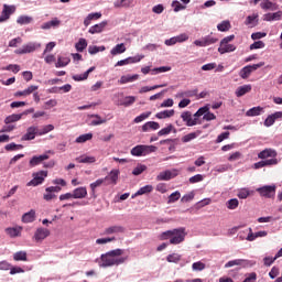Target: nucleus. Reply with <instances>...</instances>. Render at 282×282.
<instances>
[{"mask_svg":"<svg viewBox=\"0 0 282 282\" xmlns=\"http://www.w3.org/2000/svg\"><path fill=\"white\" fill-rule=\"evenodd\" d=\"M51 91L53 94H69V91H72V85L66 84L61 87H53Z\"/></svg>","mask_w":282,"mask_h":282,"instance_id":"33","label":"nucleus"},{"mask_svg":"<svg viewBox=\"0 0 282 282\" xmlns=\"http://www.w3.org/2000/svg\"><path fill=\"white\" fill-rule=\"evenodd\" d=\"M133 102H135V96H127L120 101L119 105H121L122 107H131Z\"/></svg>","mask_w":282,"mask_h":282,"instance_id":"48","label":"nucleus"},{"mask_svg":"<svg viewBox=\"0 0 282 282\" xmlns=\"http://www.w3.org/2000/svg\"><path fill=\"white\" fill-rule=\"evenodd\" d=\"M120 175V170H111L109 175L106 176L109 180L108 184H118V176Z\"/></svg>","mask_w":282,"mask_h":282,"instance_id":"37","label":"nucleus"},{"mask_svg":"<svg viewBox=\"0 0 282 282\" xmlns=\"http://www.w3.org/2000/svg\"><path fill=\"white\" fill-rule=\"evenodd\" d=\"M263 65H265V63L264 62H260L258 64L245 66L240 70L239 76L241 78L246 79V78H248L250 76V74H252V72H257V69H259L260 67H263Z\"/></svg>","mask_w":282,"mask_h":282,"instance_id":"9","label":"nucleus"},{"mask_svg":"<svg viewBox=\"0 0 282 282\" xmlns=\"http://www.w3.org/2000/svg\"><path fill=\"white\" fill-rule=\"evenodd\" d=\"M245 25H248L249 28H257V25H259V13L248 15L245 21Z\"/></svg>","mask_w":282,"mask_h":282,"instance_id":"22","label":"nucleus"},{"mask_svg":"<svg viewBox=\"0 0 282 282\" xmlns=\"http://www.w3.org/2000/svg\"><path fill=\"white\" fill-rule=\"evenodd\" d=\"M36 220V210L31 209L30 212L23 214L22 221L23 224H32V221Z\"/></svg>","mask_w":282,"mask_h":282,"instance_id":"25","label":"nucleus"},{"mask_svg":"<svg viewBox=\"0 0 282 282\" xmlns=\"http://www.w3.org/2000/svg\"><path fill=\"white\" fill-rule=\"evenodd\" d=\"M126 228L122 225H112L104 229V235L106 237H111V235H123Z\"/></svg>","mask_w":282,"mask_h":282,"instance_id":"12","label":"nucleus"},{"mask_svg":"<svg viewBox=\"0 0 282 282\" xmlns=\"http://www.w3.org/2000/svg\"><path fill=\"white\" fill-rule=\"evenodd\" d=\"M203 41L205 43V47H208V45H215L217 41H219L217 37H213L210 35L204 36Z\"/></svg>","mask_w":282,"mask_h":282,"instance_id":"57","label":"nucleus"},{"mask_svg":"<svg viewBox=\"0 0 282 282\" xmlns=\"http://www.w3.org/2000/svg\"><path fill=\"white\" fill-rule=\"evenodd\" d=\"M142 58H144V55H142V54H138L135 56H130L124 59L118 61L115 64V67H123L124 65H133L135 63H140V61H142Z\"/></svg>","mask_w":282,"mask_h":282,"instance_id":"11","label":"nucleus"},{"mask_svg":"<svg viewBox=\"0 0 282 282\" xmlns=\"http://www.w3.org/2000/svg\"><path fill=\"white\" fill-rule=\"evenodd\" d=\"M178 175H180V170L177 169L165 170L156 176V180L158 182H169V180H173Z\"/></svg>","mask_w":282,"mask_h":282,"instance_id":"6","label":"nucleus"},{"mask_svg":"<svg viewBox=\"0 0 282 282\" xmlns=\"http://www.w3.org/2000/svg\"><path fill=\"white\" fill-rule=\"evenodd\" d=\"M102 18L101 12H95V13H89L85 19H84V25L85 28H89L91 25L93 21H98V19Z\"/></svg>","mask_w":282,"mask_h":282,"instance_id":"20","label":"nucleus"},{"mask_svg":"<svg viewBox=\"0 0 282 282\" xmlns=\"http://www.w3.org/2000/svg\"><path fill=\"white\" fill-rule=\"evenodd\" d=\"M235 41V35H228L220 41V46L218 47L219 54H228L230 52H235L237 46L235 44H230V42Z\"/></svg>","mask_w":282,"mask_h":282,"instance_id":"4","label":"nucleus"},{"mask_svg":"<svg viewBox=\"0 0 282 282\" xmlns=\"http://www.w3.org/2000/svg\"><path fill=\"white\" fill-rule=\"evenodd\" d=\"M124 254L123 249H115L102 253L99 258L96 259V263L99 268H113L118 265H122V263L127 262V257H122Z\"/></svg>","mask_w":282,"mask_h":282,"instance_id":"1","label":"nucleus"},{"mask_svg":"<svg viewBox=\"0 0 282 282\" xmlns=\"http://www.w3.org/2000/svg\"><path fill=\"white\" fill-rule=\"evenodd\" d=\"M113 241H116V237H115V236H112V237H107V238H98V239L96 240V243H97V246H105V245L111 243V242H113Z\"/></svg>","mask_w":282,"mask_h":282,"instance_id":"53","label":"nucleus"},{"mask_svg":"<svg viewBox=\"0 0 282 282\" xmlns=\"http://www.w3.org/2000/svg\"><path fill=\"white\" fill-rule=\"evenodd\" d=\"M205 111H208V107H200L192 117V120H196V124H202V116H204Z\"/></svg>","mask_w":282,"mask_h":282,"instance_id":"36","label":"nucleus"},{"mask_svg":"<svg viewBox=\"0 0 282 282\" xmlns=\"http://www.w3.org/2000/svg\"><path fill=\"white\" fill-rule=\"evenodd\" d=\"M36 133H39V128L37 127H29L26 130V133L22 137V140L28 141V140H34L36 138Z\"/></svg>","mask_w":282,"mask_h":282,"instance_id":"23","label":"nucleus"},{"mask_svg":"<svg viewBox=\"0 0 282 282\" xmlns=\"http://www.w3.org/2000/svg\"><path fill=\"white\" fill-rule=\"evenodd\" d=\"M152 192H153V185H145L137 192V195H147Z\"/></svg>","mask_w":282,"mask_h":282,"instance_id":"59","label":"nucleus"},{"mask_svg":"<svg viewBox=\"0 0 282 282\" xmlns=\"http://www.w3.org/2000/svg\"><path fill=\"white\" fill-rule=\"evenodd\" d=\"M256 191L259 193L260 197L272 199V197L276 195V185H264L262 187H258Z\"/></svg>","mask_w":282,"mask_h":282,"instance_id":"5","label":"nucleus"},{"mask_svg":"<svg viewBox=\"0 0 282 282\" xmlns=\"http://www.w3.org/2000/svg\"><path fill=\"white\" fill-rule=\"evenodd\" d=\"M88 118H94V120L90 121V127H99V124H105L107 122V119L100 117L99 115H89Z\"/></svg>","mask_w":282,"mask_h":282,"instance_id":"30","label":"nucleus"},{"mask_svg":"<svg viewBox=\"0 0 282 282\" xmlns=\"http://www.w3.org/2000/svg\"><path fill=\"white\" fill-rule=\"evenodd\" d=\"M246 261L242 259H236V260H230L225 264V268H235V265H241V263Z\"/></svg>","mask_w":282,"mask_h":282,"instance_id":"64","label":"nucleus"},{"mask_svg":"<svg viewBox=\"0 0 282 282\" xmlns=\"http://www.w3.org/2000/svg\"><path fill=\"white\" fill-rule=\"evenodd\" d=\"M181 118H182L183 122H185L186 127H196L197 126V121L193 120V113H191V111H183L181 113Z\"/></svg>","mask_w":282,"mask_h":282,"instance_id":"15","label":"nucleus"},{"mask_svg":"<svg viewBox=\"0 0 282 282\" xmlns=\"http://www.w3.org/2000/svg\"><path fill=\"white\" fill-rule=\"evenodd\" d=\"M173 129H175L173 127V124H169L167 127L161 129L159 132H158V135L162 137V135H169V133H171V131H173Z\"/></svg>","mask_w":282,"mask_h":282,"instance_id":"63","label":"nucleus"},{"mask_svg":"<svg viewBox=\"0 0 282 282\" xmlns=\"http://www.w3.org/2000/svg\"><path fill=\"white\" fill-rule=\"evenodd\" d=\"M282 12L278 11L275 13H267L263 15V21H281Z\"/></svg>","mask_w":282,"mask_h":282,"instance_id":"34","label":"nucleus"},{"mask_svg":"<svg viewBox=\"0 0 282 282\" xmlns=\"http://www.w3.org/2000/svg\"><path fill=\"white\" fill-rule=\"evenodd\" d=\"M161 239L162 241H166L169 239L172 246H180V243L184 242V239H186V228L180 227L164 231L161 234Z\"/></svg>","mask_w":282,"mask_h":282,"instance_id":"2","label":"nucleus"},{"mask_svg":"<svg viewBox=\"0 0 282 282\" xmlns=\"http://www.w3.org/2000/svg\"><path fill=\"white\" fill-rule=\"evenodd\" d=\"M155 151H158V147L155 145L139 144L132 148L130 153L134 158H147V155H151V153H155Z\"/></svg>","mask_w":282,"mask_h":282,"instance_id":"3","label":"nucleus"},{"mask_svg":"<svg viewBox=\"0 0 282 282\" xmlns=\"http://www.w3.org/2000/svg\"><path fill=\"white\" fill-rule=\"evenodd\" d=\"M226 206H227L228 210H237V208H239V199L231 198L226 202Z\"/></svg>","mask_w":282,"mask_h":282,"instance_id":"47","label":"nucleus"},{"mask_svg":"<svg viewBox=\"0 0 282 282\" xmlns=\"http://www.w3.org/2000/svg\"><path fill=\"white\" fill-rule=\"evenodd\" d=\"M22 118H23V115H21V113H13V115L8 116L4 119V123L6 124H12V122H19V120H21Z\"/></svg>","mask_w":282,"mask_h":282,"instance_id":"43","label":"nucleus"},{"mask_svg":"<svg viewBox=\"0 0 282 282\" xmlns=\"http://www.w3.org/2000/svg\"><path fill=\"white\" fill-rule=\"evenodd\" d=\"M173 116H175V110L170 109V110H162L158 112L155 115V118H158V120H166V118H173Z\"/></svg>","mask_w":282,"mask_h":282,"instance_id":"29","label":"nucleus"},{"mask_svg":"<svg viewBox=\"0 0 282 282\" xmlns=\"http://www.w3.org/2000/svg\"><path fill=\"white\" fill-rule=\"evenodd\" d=\"M217 30L219 32H228V30H230V21H228V20L223 21L221 23H219L217 25Z\"/></svg>","mask_w":282,"mask_h":282,"instance_id":"54","label":"nucleus"},{"mask_svg":"<svg viewBox=\"0 0 282 282\" xmlns=\"http://www.w3.org/2000/svg\"><path fill=\"white\" fill-rule=\"evenodd\" d=\"M169 263H180L182 261V256L180 253H171L166 257Z\"/></svg>","mask_w":282,"mask_h":282,"instance_id":"50","label":"nucleus"},{"mask_svg":"<svg viewBox=\"0 0 282 282\" xmlns=\"http://www.w3.org/2000/svg\"><path fill=\"white\" fill-rule=\"evenodd\" d=\"M76 52H85L87 50V40L80 37L78 42L75 44Z\"/></svg>","mask_w":282,"mask_h":282,"instance_id":"44","label":"nucleus"},{"mask_svg":"<svg viewBox=\"0 0 282 282\" xmlns=\"http://www.w3.org/2000/svg\"><path fill=\"white\" fill-rule=\"evenodd\" d=\"M151 116V111L148 112H143L140 116L134 118V122L135 124H140V122H144V120H147V118H149Z\"/></svg>","mask_w":282,"mask_h":282,"instance_id":"60","label":"nucleus"},{"mask_svg":"<svg viewBox=\"0 0 282 282\" xmlns=\"http://www.w3.org/2000/svg\"><path fill=\"white\" fill-rule=\"evenodd\" d=\"M105 50H107V47H105V45H101V46L90 45L88 47V54L94 56V55L98 54V52H105Z\"/></svg>","mask_w":282,"mask_h":282,"instance_id":"46","label":"nucleus"},{"mask_svg":"<svg viewBox=\"0 0 282 282\" xmlns=\"http://www.w3.org/2000/svg\"><path fill=\"white\" fill-rule=\"evenodd\" d=\"M32 176H33V180L26 183V186H40V184H43V182H45V177H47V171H40V172L33 173Z\"/></svg>","mask_w":282,"mask_h":282,"instance_id":"8","label":"nucleus"},{"mask_svg":"<svg viewBox=\"0 0 282 282\" xmlns=\"http://www.w3.org/2000/svg\"><path fill=\"white\" fill-rule=\"evenodd\" d=\"M52 28H61V20L58 18H53L51 21L44 22L41 25V30H52Z\"/></svg>","mask_w":282,"mask_h":282,"instance_id":"17","label":"nucleus"},{"mask_svg":"<svg viewBox=\"0 0 282 282\" xmlns=\"http://www.w3.org/2000/svg\"><path fill=\"white\" fill-rule=\"evenodd\" d=\"M282 118V111H276L272 115H269L267 119L264 120V127H272L276 120Z\"/></svg>","mask_w":282,"mask_h":282,"instance_id":"19","label":"nucleus"},{"mask_svg":"<svg viewBox=\"0 0 282 282\" xmlns=\"http://www.w3.org/2000/svg\"><path fill=\"white\" fill-rule=\"evenodd\" d=\"M14 261H28V252L25 251H18L13 253Z\"/></svg>","mask_w":282,"mask_h":282,"instance_id":"51","label":"nucleus"},{"mask_svg":"<svg viewBox=\"0 0 282 282\" xmlns=\"http://www.w3.org/2000/svg\"><path fill=\"white\" fill-rule=\"evenodd\" d=\"M50 131H54V124L44 126L39 132L37 135H45L50 133Z\"/></svg>","mask_w":282,"mask_h":282,"instance_id":"61","label":"nucleus"},{"mask_svg":"<svg viewBox=\"0 0 282 282\" xmlns=\"http://www.w3.org/2000/svg\"><path fill=\"white\" fill-rule=\"evenodd\" d=\"M260 160H268V158H276V150L265 149L258 154Z\"/></svg>","mask_w":282,"mask_h":282,"instance_id":"26","label":"nucleus"},{"mask_svg":"<svg viewBox=\"0 0 282 282\" xmlns=\"http://www.w3.org/2000/svg\"><path fill=\"white\" fill-rule=\"evenodd\" d=\"M50 235V229L39 227L33 235V239L36 241V243H41L42 241H45Z\"/></svg>","mask_w":282,"mask_h":282,"instance_id":"13","label":"nucleus"},{"mask_svg":"<svg viewBox=\"0 0 282 282\" xmlns=\"http://www.w3.org/2000/svg\"><path fill=\"white\" fill-rule=\"evenodd\" d=\"M107 25H108L107 20L101 21L100 23L90 26L88 32L89 34H100L105 32V29L107 28Z\"/></svg>","mask_w":282,"mask_h":282,"instance_id":"16","label":"nucleus"},{"mask_svg":"<svg viewBox=\"0 0 282 282\" xmlns=\"http://www.w3.org/2000/svg\"><path fill=\"white\" fill-rule=\"evenodd\" d=\"M172 8H174V12H181V10H186V4H182L180 1L173 0Z\"/></svg>","mask_w":282,"mask_h":282,"instance_id":"56","label":"nucleus"},{"mask_svg":"<svg viewBox=\"0 0 282 282\" xmlns=\"http://www.w3.org/2000/svg\"><path fill=\"white\" fill-rule=\"evenodd\" d=\"M109 180V176H106L104 178H98L96 182L90 183V191L93 195L96 193V189L100 187L102 184H105Z\"/></svg>","mask_w":282,"mask_h":282,"instance_id":"38","label":"nucleus"},{"mask_svg":"<svg viewBox=\"0 0 282 282\" xmlns=\"http://www.w3.org/2000/svg\"><path fill=\"white\" fill-rule=\"evenodd\" d=\"M32 21H34V18H32L30 15H20L17 19V23L19 25H30V23H32Z\"/></svg>","mask_w":282,"mask_h":282,"instance_id":"42","label":"nucleus"},{"mask_svg":"<svg viewBox=\"0 0 282 282\" xmlns=\"http://www.w3.org/2000/svg\"><path fill=\"white\" fill-rule=\"evenodd\" d=\"M17 12V7L15 6H8L4 4L2 9V14L7 18L10 19L11 14H14Z\"/></svg>","mask_w":282,"mask_h":282,"instance_id":"40","label":"nucleus"},{"mask_svg":"<svg viewBox=\"0 0 282 282\" xmlns=\"http://www.w3.org/2000/svg\"><path fill=\"white\" fill-rule=\"evenodd\" d=\"M248 231L249 234L247 237H243V235L239 236L240 241H245V239L246 241H254L256 239L268 237V231L265 230L252 232V228H249Z\"/></svg>","mask_w":282,"mask_h":282,"instance_id":"10","label":"nucleus"},{"mask_svg":"<svg viewBox=\"0 0 282 282\" xmlns=\"http://www.w3.org/2000/svg\"><path fill=\"white\" fill-rule=\"evenodd\" d=\"M41 47V43L29 42L28 44L22 45V47L14 51V54H32Z\"/></svg>","mask_w":282,"mask_h":282,"instance_id":"7","label":"nucleus"},{"mask_svg":"<svg viewBox=\"0 0 282 282\" xmlns=\"http://www.w3.org/2000/svg\"><path fill=\"white\" fill-rule=\"evenodd\" d=\"M166 72H171V66H160L156 68H153L151 70L152 76H158V74H164Z\"/></svg>","mask_w":282,"mask_h":282,"instance_id":"49","label":"nucleus"},{"mask_svg":"<svg viewBox=\"0 0 282 282\" xmlns=\"http://www.w3.org/2000/svg\"><path fill=\"white\" fill-rule=\"evenodd\" d=\"M93 138H94V133L89 132V133L80 134L79 137H77L75 142L77 144H85V142H89V140H91Z\"/></svg>","mask_w":282,"mask_h":282,"instance_id":"39","label":"nucleus"},{"mask_svg":"<svg viewBox=\"0 0 282 282\" xmlns=\"http://www.w3.org/2000/svg\"><path fill=\"white\" fill-rule=\"evenodd\" d=\"M203 107H207V111H205L203 115V120H205L206 122H210V120H217V116L210 112V105H206Z\"/></svg>","mask_w":282,"mask_h":282,"instance_id":"41","label":"nucleus"},{"mask_svg":"<svg viewBox=\"0 0 282 282\" xmlns=\"http://www.w3.org/2000/svg\"><path fill=\"white\" fill-rule=\"evenodd\" d=\"M260 7L262 10H276V4L272 3L270 0H265Z\"/></svg>","mask_w":282,"mask_h":282,"instance_id":"55","label":"nucleus"},{"mask_svg":"<svg viewBox=\"0 0 282 282\" xmlns=\"http://www.w3.org/2000/svg\"><path fill=\"white\" fill-rule=\"evenodd\" d=\"M74 199H85L87 197V187H77L73 191Z\"/></svg>","mask_w":282,"mask_h":282,"instance_id":"27","label":"nucleus"},{"mask_svg":"<svg viewBox=\"0 0 282 282\" xmlns=\"http://www.w3.org/2000/svg\"><path fill=\"white\" fill-rule=\"evenodd\" d=\"M45 160H50V155H47V153L42 155H34L30 160L29 164L31 167L39 166V164H41L42 162H45Z\"/></svg>","mask_w":282,"mask_h":282,"instance_id":"18","label":"nucleus"},{"mask_svg":"<svg viewBox=\"0 0 282 282\" xmlns=\"http://www.w3.org/2000/svg\"><path fill=\"white\" fill-rule=\"evenodd\" d=\"M252 91V85L247 84L238 87L235 91L237 98H241V96H246V94H250Z\"/></svg>","mask_w":282,"mask_h":282,"instance_id":"21","label":"nucleus"},{"mask_svg":"<svg viewBox=\"0 0 282 282\" xmlns=\"http://www.w3.org/2000/svg\"><path fill=\"white\" fill-rule=\"evenodd\" d=\"M124 52H127L124 43L117 44L110 50L111 56H118L120 54H124Z\"/></svg>","mask_w":282,"mask_h":282,"instance_id":"28","label":"nucleus"},{"mask_svg":"<svg viewBox=\"0 0 282 282\" xmlns=\"http://www.w3.org/2000/svg\"><path fill=\"white\" fill-rule=\"evenodd\" d=\"M6 235L11 239H15V237H21V232H23L22 226L8 227L4 229Z\"/></svg>","mask_w":282,"mask_h":282,"instance_id":"14","label":"nucleus"},{"mask_svg":"<svg viewBox=\"0 0 282 282\" xmlns=\"http://www.w3.org/2000/svg\"><path fill=\"white\" fill-rule=\"evenodd\" d=\"M195 199V192H189L185 194L182 198L181 202L183 204H188V202H193Z\"/></svg>","mask_w":282,"mask_h":282,"instance_id":"58","label":"nucleus"},{"mask_svg":"<svg viewBox=\"0 0 282 282\" xmlns=\"http://www.w3.org/2000/svg\"><path fill=\"white\" fill-rule=\"evenodd\" d=\"M261 113H263V107L258 106V107L250 108V109L246 112V116H247L248 118H252V117H254V116H261Z\"/></svg>","mask_w":282,"mask_h":282,"instance_id":"35","label":"nucleus"},{"mask_svg":"<svg viewBox=\"0 0 282 282\" xmlns=\"http://www.w3.org/2000/svg\"><path fill=\"white\" fill-rule=\"evenodd\" d=\"M70 62H72V59L69 57L59 56L57 58V63H55V67H57V68L67 67V64Z\"/></svg>","mask_w":282,"mask_h":282,"instance_id":"45","label":"nucleus"},{"mask_svg":"<svg viewBox=\"0 0 282 282\" xmlns=\"http://www.w3.org/2000/svg\"><path fill=\"white\" fill-rule=\"evenodd\" d=\"M140 78V75L134 74V75H123L121 78L118 80L119 85H127V83H135Z\"/></svg>","mask_w":282,"mask_h":282,"instance_id":"24","label":"nucleus"},{"mask_svg":"<svg viewBox=\"0 0 282 282\" xmlns=\"http://www.w3.org/2000/svg\"><path fill=\"white\" fill-rule=\"evenodd\" d=\"M238 197H239V199H248V197H250V189H248V188L239 189Z\"/></svg>","mask_w":282,"mask_h":282,"instance_id":"62","label":"nucleus"},{"mask_svg":"<svg viewBox=\"0 0 282 282\" xmlns=\"http://www.w3.org/2000/svg\"><path fill=\"white\" fill-rule=\"evenodd\" d=\"M76 162L79 164H94L96 162V156H89V155H80L75 159Z\"/></svg>","mask_w":282,"mask_h":282,"instance_id":"32","label":"nucleus"},{"mask_svg":"<svg viewBox=\"0 0 282 282\" xmlns=\"http://www.w3.org/2000/svg\"><path fill=\"white\" fill-rule=\"evenodd\" d=\"M193 272H202L203 270H206V263L202 261L194 262L192 264Z\"/></svg>","mask_w":282,"mask_h":282,"instance_id":"52","label":"nucleus"},{"mask_svg":"<svg viewBox=\"0 0 282 282\" xmlns=\"http://www.w3.org/2000/svg\"><path fill=\"white\" fill-rule=\"evenodd\" d=\"M160 129V123L155 121H148L142 126V131L147 133V131H158Z\"/></svg>","mask_w":282,"mask_h":282,"instance_id":"31","label":"nucleus"}]
</instances>
